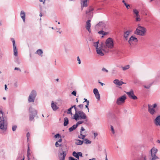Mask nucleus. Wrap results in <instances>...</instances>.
<instances>
[{
    "label": "nucleus",
    "instance_id": "1",
    "mask_svg": "<svg viewBox=\"0 0 160 160\" xmlns=\"http://www.w3.org/2000/svg\"><path fill=\"white\" fill-rule=\"evenodd\" d=\"M146 29L143 27L138 26L134 32V33L135 34L143 36L146 32Z\"/></svg>",
    "mask_w": 160,
    "mask_h": 160
},
{
    "label": "nucleus",
    "instance_id": "2",
    "mask_svg": "<svg viewBox=\"0 0 160 160\" xmlns=\"http://www.w3.org/2000/svg\"><path fill=\"white\" fill-rule=\"evenodd\" d=\"M94 10L93 7L90 6L86 9L85 12V14L86 16L88 19H91L93 16V11Z\"/></svg>",
    "mask_w": 160,
    "mask_h": 160
},
{
    "label": "nucleus",
    "instance_id": "3",
    "mask_svg": "<svg viewBox=\"0 0 160 160\" xmlns=\"http://www.w3.org/2000/svg\"><path fill=\"white\" fill-rule=\"evenodd\" d=\"M37 96V92L35 90H32L30 94L28 99V102H33Z\"/></svg>",
    "mask_w": 160,
    "mask_h": 160
},
{
    "label": "nucleus",
    "instance_id": "4",
    "mask_svg": "<svg viewBox=\"0 0 160 160\" xmlns=\"http://www.w3.org/2000/svg\"><path fill=\"white\" fill-rule=\"evenodd\" d=\"M104 46L106 48H112L114 47V43L112 38H109L107 39L105 42V45Z\"/></svg>",
    "mask_w": 160,
    "mask_h": 160
},
{
    "label": "nucleus",
    "instance_id": "5",
    "mask_svg": "<svg viewBox=\"0 0 160 160\" xmlns=\"http://www.w3.org/2000/svg\"><path fill=\"white\" fill-rule=\"evenodd\" d=\"M157 104L156 103H154L152 105H151L150 104H148V112L152 115L153 116L156 113V112L155 110V108L157 107Z\"/></svg>",
    "mask_w": 160,
    "mask_h": 160
},
{
    "label": "nucleus",
    "instance_id": "6",
    "mask_svg": "<svg viewBox=\"0 0 160 160\" xmlns=\"http://www.w3.org/2000/svg\"><path fill=\"white\" fill-rule=\"evenodd\" d=\"M77 114L78 115V118H75V117H74L73 118L76 120L79 119H86L87 118V117L86 115L82 111H79L77 112Z\"/></svg>",
    "mask_w": 160,
    "mask_h": 160
},
{
    "label": "nucleus",
    "instance_id": "7",
    "mask_svg": "<svg viewBox=\"0 0 160 160\" xmlns=\"http://www.w3.org/2000/svg\"><path fill=\"white\" fill-rule=\"evenodd\" d=\"M96 29H99L102 30H105L106 29V24L104 21H100L95 26Z\"/></svg>",
    "mask_w": 160,
    "mask_h": 160
},
{
    "label": "nucleus",
    "instance_id": "8",
    "mask_svg": "<svg viewBox=\"0 0 160 160\" xmlns=\"http://www.w3.org/2000/svg\"><path fill=\"white\" fill-rule=\"evenodd\" d=\"M126 99V97L125 95L122 96L120 98H118L116 101V103L118 105H121L125 102V100Z\"/></svg>",
    "mask_w": 160,
    "mask_h": 160
},
{
    "label": "nucleus",
    "instance_id": "9",
    "mask_svg": "<svg viewBox=\"0 0 160 160\" xmlns=\"http://www.w3.org/2000/svg\"><path fill=\"white\" fill-rule=\"evenodd\" d=\"M126 93L130 98L133 100H136L138 98L134 94V92L132 89H131L129 92H126Z\"/></svg>",
    "mask_w": 160,
    "mask_h": 160
},
{
    "label": "nucleus",
    "instance_id": "10",
    "mask_svg": "<svg viewBox=\"0 0 160 160\" xmlns=\"http://www.w3.org/2000/svg\"><path fill=\"white\" fill-rule=\"evenodd\" d=\"M67 153L66 151H62L61 152H59L58 155L59 160H65Z\"/></svg>",
    "mask_w": 160,
    "mask_h": 160
},
{
    "label": "nucleus",
    "instance_id": "11",
    "mask_svg": "<svg viewBox=\"0 0 160 160\" xmlns=\"http://www.w3.org/2000/svg\"><path fill=\"white\" fill-rule=\"evenodd\" d=\"M5 120L3 116H0V129L4 130L5 129Z\"/></svg>",
    "mask_w": 160,
    "mask_h": 160
},
{
    "label": "nucleus",
    "instance_id": "12",
    "mask_svg": "<svg viewBox=\"0 0 160 160\" xmlns=\"http://www.w3.org/2000/svg\"><path fill=\"white\" fill-rule=\"evenodd\" d=\"M11 40L12 42L13 46V48L14 54L16 57L18 55V51L15 45V41L14 39L13 38H11Z\"/></svg>",
    "mask_w": 160,
    "mask_h": 160
},
{
    "label": "nucleus",
    "instance_id": "13",
    "mask_svg": "<svg viewBox=\"0 0 160 160\" xmlns=\"http://www.w3.org/2000/svg\"><path fill=\"white\" fill-rule=\"evenodd\" d=\"M89 0H80L81 9L82 10L84 7H86L88 6L87 1Z\"/></svg>",
    "mask_w": 160,
    "mask_h": 160
},
{
    "label": "nucleus",
    "instance_id": "14",
    "mask_svg": "<svg viewBox=\"0 0 160 160\" xmlns=\"http://www.w3.org/2000/svg\"><path fill=\"white\" fill-rule=\"evenodd\" d=\"M132 41H134L135 42H137L138 41V40L136 38L134 37L133 36H132L129 38V39L128 41V42L130 45H132Z\"/></svg>",
    "mask_w": 160,
    "mask_h": 160
},
{
    "label": "nucleus",
    "instance_id": "15",
    "mask_svg": "<svg viewBox=\"0 0 160 160\" xmlns=\"http://www.w3.org/2000/svg\"><path fill=\"white\" fill-rule=\"evenodd\" d=\"M85 130V129L83 128V127H82L81 128L80 131V135L81 136V138H80V139H83L84 140L85 139L84 138L85 137H86V135H85L82 134H86L87 133V132H82L83 131H84Z\"/></svg>",
    "mask_w": 160,
    "mask_h": 160
},
{
    "label": "nucleus",
    "instance_id": "16",
    "mask_svg": "<svg viewBox=\"0 0 160 160\" xmlns=\"http://www.w3.org/2000/svg\"><path fill=\"white\" fill-rule=\"evenodd\" d=\"M90 22L91 20H88L86 22V28L89 33L91 32Z\"/></svg>",
    "mask_w": 160,
    "mask_h": 160
},
{
    "label": "nucleus",
    "instance_id": "17",
    "mask_svg": "<svg viewBox=\"0 0 160 160\" xmlns=\"http://www.w3.org/2000/svg\"><path fill=\"white\" fill-rule=\"evenodd\" d=\"M154 122L157 126H160V115L157 116L154 120Z\"/></svg>",
    "mask_w": 160,
    "mask_h": 160
},
{
    "label": "nucleus",
    "instance_id": "18",
    "mask_svg": "<svg viewBox=\"0 0 160 160\" xmlns=\"http://www.w3.org/2000/svg\"><path fill=\"white\" fill-rule=\"evenodd\" d=\"M113 83L117 85L121 86L124 83L122 81H120L118 79H115L113 82Z\"/></svg>",
    "mask_w": 160,
    "mask_h": 160
},
{
    "label": "nucleus",
    "instance_id": "19",
    "mask_svg": "<svg viewBox=\"0 0 160 160\" xmlns=\"http://www.w3.org/2000/svg\"><path fill=\"white\" fill-rule=\"evenodd\" d=\"M51 105L53 111H55L58 108V107L57 106L56 104L54 103V102L53 101L52 102Z\"/></svg>",
    "mask_w": 160,
    "mask_h": 160
},
{
    "label": "nucleus",
    "instance_id": "20",
    "mask_svg": "<svg viewBox=\"0 0 160 160\" xmlns=\"http://www.w3.org/2000/svg\"><path fill=\"white\" fill-rule=\"evenodd\" d=\"M158 151V149L154 147L152 148V149L150 150L151 156L156 155Z\"/></svg>",
    "mask_w": 160,
    "mask_h": 160
},
{
    "label": "nucleus",
    "instance_id": "21",
    "mask_svg": "<svg viewBox=\"0 0 160 160\" xmlns=\"http://www.w3.org/2000/svg\"><path fill=\"white\" fill-rule=\"evenodd\" d=\"M29 112L32 114L36 115L37 114V111L35 110L34 109L32 108L31 107H30L29 108Z\"/></svg>",
    "mask_w": 160,
    "mask_h": 160
},
{
    "label": "nucleus",
    "instance_id": "22",
    "mask_svg": "<svg viewBox=\"0 0 160 160\" xmlns=\"http://www.w3.org/2000/svg\"><path fill=\"white\" fill-rule=\"evenodd\" d=\"M20 16L22 18V19L24 22H25V14L24 12L22 10L20 12Z\"/></svg>",
    "mask_w": 160,
    "mask_h": 160
},
{
    "label": "nucleus",
    "instance_id": "23",
    "mask_svg": "<svg viewBox=\"0 0 160 160\" xmlns=\"http://www.w3.org/2000/svg\"><path fill=\"white\" fill-rule=\"evenodd\" d=\"M131 32V31L129 30H128L124 32V37L126 40H127L128 39V36Z\"/></svg>",
    "mask_w": 160,
    "mask_h": 160
},
{
    "label": "nucleus",
    "instance_id": "24",
    "mask_svg": "<svg viewBox=\"0 0 160 160\" xmlns=\"http://www.w3.org/2000/svg\"><path fill=\"white\" fill-rule=\"evenodd\" d=\"M102 49H100V48H99L96 49L97 53L101 56H103L104 55V54L102 51Z\"/></svg>",
    "mask_w": 160,
    "mask_h": 160
},
{
    "label": "nucleus",
    "instance_id": "25",
    "mask_svg": "<svg viewBox=\"0 0 160 160\" xmlns=\"http://www.w3.org/2000/svg\"><path fill=\"white\" fill-rule=\"evenodd\" d=\"M71 107L72 108H74L75 111V114L74 115V117H75V118H78V115L77 114V113L79 111L77 109L76 107V105L72 106Z\"/></svg>",
    "mask_w": 160,
    "mask_h": 160
},
{
    "label": "nucleus",
    "instance_id": "26",
    "mask_svg": "<svg viewBox=\"0 0 160 160\" xmlns=\"http://www.w3.org/2000/svg\"><path fill=\"white\" fill-rule=\"evenodd\" d=\"M83 141H82L79 139H77L76 140V141L75 143L77 145H81L83 143Z\"/></svg>",
    "mask_w": 160,
    "mask_h": 160
},
{
    "label": "nucleus",
    "instance_id": "27",
    "mask_svg": "<svg viewBox=\"0 0 160 160\" xmlns=\"http://www.w3.org/2000/svg\"><path fill=\"white\" fill-rule=\"evenodd\" d=\"M78 127L77 125L76 124L73 125L72 127L69 128V131L70 132L73 131V130L76 129Z\"/></svg>",
    "mask_w": 160,
    "mask_h": 160
},
{
    "label": "nucleus",
    "instance_id": "28",
    "mask_svg": "<svg viewBox=\"0 0 160 160\" xmlns=\"http://www.w3.org/2000/svg\"><path fill=\"white\" fill-rule=\"evenodd\" d=\"M146 156L142 154L138 158V160H146Z\"/></svg>",
    "mask_w": 160,
    "mask_h": 160
},
{
    "label": "nucleus",
    "instance_id": "29",
    "mask_svg": "<svg viewBox=\"0 0 160 160\" xmlns=\"http://www.w3.org/2000/svg\"><path fill=\"white\" fill-rule=\"evenodd\" d=\"M36 53L41 57L42 56L43 52L41 49H38L36 51Z\"/></svg>",
    "mask_w": 160,
    "mask_h": 160
},
{
    "label": "nucleus",
    "instance_id": "30",
    "mask_svg": "<svg viewBox=\"0 0 160 160\" xmlns=\"http://www.w3.org/2000/svg\"><path fill=\"white\" fill-rule=\"evenodd\" d=\"M68 118L65 117L64 118V122L63 123V125L64 126H66L68 125Z\"/></svg>",
    "mask_w": 160,
    "mask_h": 160
},
{
    "label": "nucleus",
    "instance_id": "31",
    "mask_svg": "<svg viewBox=\"0 0 160 160\" xmlns=\"http://www.w3.org/2000/svg\"><path fill=\"white\" fill-rule=\"evenodd\" d=\"M72 155L77 159H79V157H78V152H76L75 151L73 152H72Z\"/></svg>",
    "mask_w": 160,
    "mask_h": 160
},
{
    "label": "nucleus",
    "instance_id": "32",
    "mask_svg": "<svg viewBox=\"0 0 160 160\" xmlns=\"http://www.w3.org/2000/svg\"><path fill=\"white\" fill-rule=\"evenodd\" d=\"M130 68L129 65H127L124 67H122V68L123 71L126 70Z\"/></svg>",
    "mask_w": 160,
    "mask_h": 160
},
{
    "label": "nucleus",
    "instance_id": "33",
    "mask_svg": "<svg viewBox=\"0 0 160 160\" xmlns=\"http://www.w3.org/2000/svg\"><path fill=\"white\" fill-rule=\"evenodd\" d=\"M84 140V142L86 144H90L91 143V142L88 139H85Z\"/></svg>",
    "mask_w": 160,
    "mask_h": 160
},
{
    "label": "nucleus",
    "instance_id": "34",
    "mask_svg": "<svg viewBox=\"0 0 160 160\" xmlns=\"http://www.w3.org/2000/svg\"><path fill=\"white\" fill-rule=\"evenodd\" d=\"M35 115L31 114L29 116V120L31 121H32L34 118Z\"/></svg>",
    "mask_w": 160,
    "mask_h": 160
},
{
    "label": "nucleus",
    "instance_id": "35",
    "mask_svg": "<svg viewBox=\"0 0 160 160\" xmlns=\"http://www.w3.org/2000/svg\"><path fill=\"white\" fill-rule=\"evenodd\" d=\"M151 156L152 157L151 160H155L159 159V158L156 155H152Z\"/></svg>",
    "mask_w": 160,
    "mask_h": 160
},
{
    "label": "nucleus",
    "instance_id": "36",
    "mask_svg": "<svg viewBox=\"0 0 160 160\" xmlns=\"http://www.w3.org/2000/svg\"><path fill=\"white\" fill-rule=\"evenodd\" d=\"M134 13L136 14V17L139 16V15L138 14V12L136 9H134L133 10Z\"/></svg>",
    "mask_w": 160,
    "mask_h": 160
},
{
    "label": "nucleus",
    "instance_id": "37",
    "mask_svg": "<svg viewBox=\"0 0 160 160\" xmlns=\"http://www.w3.org/2000/svg\"><path fill=\"white\" fill-rule=\"evenodd\" d=\"M152 83H151L147 85H144V87L145 88L147 89H149L151 86L152 85Z\"/></svg>",
    "mask_w": 160,
    "mask_h": 160
},
{
    "label": "nucleus",
    "instance_id": "38",
    "mask_svg": "<svg viewBox=\"0 0 160 160\" xmlns=\"http://www.w3.org/2000/svg\"><path fill=\"white\" fill-rule=\"evenodd\" d=\"M122 2L124 4V5L126 6V8L127 9L129 8V7H130V5L129 4H127L124 0H123L122 1Z\"/></svg>",
    "mask_w": 160,
    "mask_h": 160
},
{
    "label": "nucleus",
    "instance_id": "39",
    "mask_svg": "<svg viewBox=\"0 0 160 160\" xmlns=\"http://www.w3.org/2000/svg\"><path fill=\"white\" fill-rule=\"evenodd\" d=\"M72 109V108L71 107L68 110L67 113L68 114H70L71 115L72 114L71 111Z\"/></svg>",
    "mask_w": 160,
    "mask_h": 160
},
{
    "label": "nucleus",
    "instance_id": "40",
    "mask_svg": "<svg viewBox=\"0 0 160 160\" xmlns=\"http://www.w3.org/2000/svg\"><path fill=\"white\" fill-rule=\"evenodd\" d=\"M95 96L96 98L98 100H100V95L99 93H97L96 94H95Z\"/></svg>",
    "mask_w": 160,
    "mask_h": 160
},
{
    "label": "nucleus",
    "instance_id": "41",
    "mask_svg": "<svg viewBox=\"0 0 160 160\" xmlns=\"http://www.w3.org/2000/svg\"><path fill=\"white\" fill-rule=\"evenodd\" d=\"M29 160H37V159L35 158L33 155H31Z\"/></svg>",
    "mask_w": 160,
    "mask_h": 160
},
{
    "label": "nucleus",
    "instance_id": "42",
    "mask_svg": "<svg viewBox=\"0 0 160 160\" xmlns=\"http://www.w3.org/2000/svg\"><path fill=\"white\" fill-rule=\"evenodd\" d=\"M17 128V126L16 125H14L12 126V129L13 132L16 131Z\"/></svg>",
    "mask_w": 160,
    "mask_h": 160
},
{
    "label": "nucleus",
    "instance_id": "43",
    "mask_svg": "<svg viewBox=\"0 0 160 160\" xmlns=\"http://www.w3.org/2000/svg\"><path fill=\"white\" fill-rule=\"evenodd\" d=\"M3 112L2 111V109L1 107H0V116L2 117L3 116Z\"/></svg>",
    "mask_w": 160,
    "mask_h": 160
},
{
    "label": "nucleus",
    "instance_id": "44",
    "mask_svg": "<svg viewBox=\"0 0 160 160\" xmlns=\"http://www.w3.org/2000/svg\"><path fill=\"white\" fill-rule=\"evenodd\" d=\"M93 93L94 94L99 93L98 90L97 88H94L93 89Z\"/></svg>",
    "mask_w": 160,
    "mask_h": 160
},
{
    "label": "nucleus",
    "instance_id": "45",
    "mask_svg": "<svg viewBox=\"0 0 160 160\" xmlns=\"http://www.w3.org/2000/svg\"><path fill=\"white\" fill-rule=\"evenodd\" d=\"M93 46L96 47V49H98L99 48L98 47V44H97V43L96 42H94L93 43Z\"/></svg>",
    "mask_w": 160,
    "mask_h": 160
},
{
    "label": "nucleus",
    "instance_id": "46",
    "mask_svg": "<svg viewBox=\"0 0 160 160\" xmlns=\"http://www.w3.org/2000/svg\"><path fill=\"white\" fill-rule=\"evenodd\" d=\"M83 121H79L77 123L76 125L78 126L79 125L82 123H83Z\"/></svg>",
    "mask_w": 160,
    "mask_h": 160
},
{
    "label": "nucleus",
    "instance_id": "47",
    "mask_svg": "<svg viewBox=\"0 0 160 160\" xmlns=\"http://www.w3.org/2000/svg\"><path fill=\"white\" fill-rule=\"evenodd\" d=\"M55 145L56 147H58L59 146H62L61 144H59L58 142V141L56 142Z\"/></svg>",
    "mask_w": 160,
    "mask_h": 160
},
{
    "label": "nucleus",
    "instance_id": "48",
    "mask_svg": "<svg viewBox=\"0 0 160 160\" xmlns=\"http://www.w3.org/2000/svg\"><path fill=\"white\" fill-rule=\"evenodd\" d=\"M104 46L105 45H104L103 43L102 42L100 44V47L99 48H100V49H103V48L104 47L106 48V47H105Z\"/></svg>",
    "mask_w": 160,
    "mask_h": 160
},
{
    "label": "nucleus",
    "instance_id": "49",
    "mask_svg": "<svg viewBox=\"0 0 160 160\" xmlns=\"http://www.w3.org/2000/svg\"><path fill=\"white\" fill-rule=\"evenodd\" d=\"M54 137L56 138H61V136H60V134H59V133H58V134H56L54 136Z\"/></svg>",
    "mask_w": 160,
    "mask_h": 160
},
{
    "label": "nucleus",
    "instance_id": "50",
    "mask_svg": "<svg viewBox=\"0 0 160 160\" xmlns=\"http://www.w3.org/2000/svg\"><path fill=\"white\" fill-rule=\"evenodd\" d=\"M30 133H29V132H28L27 133V135H26V136H27V138L28 141L29 138L30 137Z\"/></svg>",
    "mask_w": 160,
    "mask_h": 160
},
{
    "label": "nucleus",
    "instance_id": "51",
    "mask_svg": "<svg viewBox=\"0 0 160 160\" xmlns=\"http://www.w3.org/2000/svg\"><path fill=\"white\" fill-rule=\"evenodd\" d=\"M89 103V102H88V103H87V104L85 105V108H87L88 112H89V109L88 108Z\"/></svg>",
    "mask_w": 160,
    "mask_h": 160
},
{
    "label": "nucleus",
    "instance_id": "52",
    "mask_svg": "<svg viewBox=\"0 0 160 160\" xmlns=\"http://www.w3.org/2000/svg\"><path fill=\"white\" fill-rule=\"evenodd\" d=\"M102 70L103 72H108V71L104 68H103L102 69Z\"/></svg>",
    "mask_w": 160,
    "mask_h": 160
},
{
    "label": "nucleus",
    "instance_id": "53",
    "mask_svg": "<svg viewBox=\"0 0 160 160\" xmlns=\"http://www.w3.org/2000/svg\"><path fill=\"white\" fill-rule=\"evenodd\" d=\"M77 60L78 62V64H80L81 63V60L79 56L77 57Z\"/></svg>",
    "mask_w": 160,
    "mask_h": 160
},
{
    "label": "nucleus",
    "instance_id": "54",
    "mask_svg": "<svg viewBox=\"0 0 160 160\" xmlns=\"http://www.w3.org/2000/svg\"><path fill=\"white\" fill-rule=\"evenodd\" d=\"M111 130L112 131V133L113 134H114L115 133V132H114V128H113V127L112 125L111 126Z\"/></svg>",
    "mask_w": 160,
    "mask_h": 160
},
{
    "label": "nucleus",
    "instance_id": "55",
    "mask_svg": "<svg viewBox=\"0 0 160 160\" xmlns=\"http://www.w3.org/2000/svg\"><path fill=\"white\" fill-rule=\"evenodd\" d=\"M30 152H27V158L28 160H29L30 158Z\"/></svg>",
    "mask_w": 160,
    "mask_h": 160
},
{
    "label": "nucleus",
    "instance_id": "56",
    "mask_svg": "<svg viewBox=\"0 0 160 160\" xmlns=\"http://www.w3.org/2000/svg\"><path fill=\"white\" fill-rule=\"evenodd\" d=\"M83 105L82 104H80L78 106V107L80 108V109H82L83 108Z\"/></svg>",
    "mask_w": 160,
    "mask_h": 160
},
{
    "label": "nucleus",
    "instance_id": "57",
    "mask_svg": "<svg viewBox=\"0 0 160 160\" xmlns=\"http://www.w3.org/2000/svg\"><path fill=\"white\" fill-rule=\"evenodd\" d=\"M69 160H77V159L74 158L72 157H69Z\"/></svg>",
    "mask_w": 160,
    "mask_h": 160
},
{
    "label": "nucleus",
    "instance_id": "58",
    "mask_svg": "<svg viewBox=\"0 0 160 160\" xmlns=\"http://www.w3.org/2000/svg\"><path fill=\"white\" fill-rule=\"evenodd\" d=\"M72 94L76 96V91H73L72 92Z\"/></svg>",
    "mask_w": 160,
    "mask_h": 160
},
{
    "label": "nucleus",
    "instance_id": "59",
    "mask_svg": "<svg viewBox=\"0 0 160 160\" xmlns=\"http://www.w3.org/2000/svg\"><path fill=\"white\" fill-rule=\"evenodd\" d=\"M78 157H79V156H80V157H82V153L81 152H78Z\"/></svg>",
    "mask_w": 160,
    "mask_h": 160
},
{
    "label": "nucleus",
    "instance_id": "60",
    "mask_svg": "<svg viewBox=\"0 0 160 160\" xmlns=\"http://www.w3.org/2000/svg\"><path fill=\"white\" fill-rule=\"evenodd\" d=\"M141 19L139 17V16L138 17H137L136 18V20L137 21H139Z\"/></svg>",
    "mask_w": 160,
    "mask_h": 160
},
{
    "label": "nucleus",
    "instance_id": "61",
    "mask_svg": "<svg viewBox=\"0 0 160 160\" xmlns=\"http://www.w3.org/2000/svg\"><path fill=\"white\" fill-rule=\"evenodd\" d=\"M102 30H101V31H99L98 33L99 34H101L103 35V31Z\"/></svg>",
    "mask_w": 160,
    "mask_h": 160
},
{
    "label": "nucleus",
    "instance_id": "62",
    "mask_svg": "<svg viewBox=\"0 0 160 160\" xmlns=\"http://www.w3.org/2000/svg\"><path fill=\"white\" fill-rule=\"evenodd\" d=\"M14 70H19L20 72H21V69H20V68H18L15 67L14 68Z\"/></svg>",
    "mask_w": 160,
    "mask_h": 160
},
{
    "label": "nucleus",
    "instance_id": "63",
    "mask_svg": "<svg viewBox=\"0 0 160 160\" xmlns=\"http://www.w3.org/2000/svg\"><path fill=\"white\" fill-rule=\"evenodd\" d=\"M84 101L83 102V103H84L85 102H86L87 103H88V102H89V101L87 99L84 98Z\"/></svg>",
    "mask_w": 160,
    "mask_h": 160
},
{
    "label": "nucleus",
    "instance_id": "64",
    "mask_svg": "<svg viewBox=\"0 0 160 160\" xmlns=\"http://www.w3.org/2000/svg\"><path fill=\"white\" fill-rule=\"evenodd\" d=\"M94 138H95L98 135V134L97 133L94 132L93 133Z\"/></svg>",
    "mask_w": 160,
    "mask_h": 160
}]
</instances>
